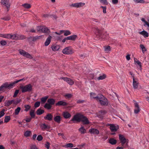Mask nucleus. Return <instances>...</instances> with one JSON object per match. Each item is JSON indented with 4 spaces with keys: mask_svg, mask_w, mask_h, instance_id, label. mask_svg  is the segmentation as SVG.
<instances>
[{
    "mask_svg": "<svg viewBox=\"0 0 149 149\" xmlns=\"http://www.w3.org/2000/svg\"><path fill=\"white\" fill-rule=\"evenodd\" d=\"M77 37V35H73L67 37V38L68 40H74Z\"/></svg>",
    "mask_w": 149,
    "mask_h": 149,
    "instance_id": "cd10ccee",
    "label": "nucleus"
},
{
    "mask_svg": "<svg viewBox=\"0 0 149 149\" xmlns=\"http://www.w3.org/2000/svg\"><path fill=\"white\" fill-rule=\"evenodd\" d=\"M40 126L42 130L49 129L50 128V127L49 125L45 123L42 124L40 125Z\"/></svg>",
    "mask_w": 149,
    "mask_h": 149,
    "instance_id": "4be33fe9",
    "label": "nucleus"
},
{
    "mask_svg": "<svg viewBox=\"0 0 149 149\" xmlns=\"http://www.w3.org/2000/svg\"><path fill=\"white\" fill-rule=\"evenodd\" d=\"M22 6L25 8H29L31 7L30 4L28 3H24L22 5Z\"/></svg>",
    "mask_w": 149,
    "mask_h": 149,
    "instance_id": "09e8293b",
    "label": "nucleus"
},
{
    "mask_svg": "<svg viewBox=\"0 0 149 149\" xmlns=\"http://www.w3.org/2000/svg\"><path fill=\"white\" fill-rule=\"evenodd\" d=\"M96 36L99 39H100L102 38V31L98 29H97L95 32Z\"/></svg>",
    "mask_w": 149,
    "mask_h": 149,
    "instance_id": "9d476101",
    "label": "nucleus"
},
{
    "mask_svg": "<svg viewBox=\"0 0 149 149\" xmlns=\"http://www.w3.org/2000/svg\"><path fill=\"white\" fill-rule=\"evenodd\" d=\"M110 126V129L112 132H116L118 129V126H115L113 124H109Z\"/></svg>",
    "mask_w": 149,
    "mask_h": 149,
    "instance_id": "ddd939ff",
    "label": "nucleus"
},
{
    "mask_svg": "<svg viewBox=\"0 0 149 149\" xmlns=\"http://www.w3.org/2000/svg\"><path fill=\"white\" fill-rule=\"evenodd\" d=\"M81 115L82 114L79 113H77L74 116L73 118L69 122V123H72L71 122V121H73V123H74L75 121L79 122H80Z\"/></svg>",
    "mask_w": 149,
    "mask_h": 149,
    "instance_id": "39448f33",
    "label": "nucleus"
},
{
    "mask_svg": "<svg viewBox=\"0 0 149 149\" xmlns=\"http://www.w3.org/2000/svg\"><path fill=\"white\" fill-rule=\"evenodd\" d=\"M107 112L105 110H102L98 112V117L101 119H102L106 113Z\"/></svg>",
    "mask_w": 149,
    "mask_h": 149,
    "instance_id": "f3484780",
    "label": "nucleus"
},
{
    "mask_svg": "<svg viewBox=\"0 0 149 149\" xmlns=\"http://www.w3.org/2000/svg\"><path fill=\"white\" fill-rule=\"evenodd\" d=\"M80 119V122H82L84 125H87L89 123V122L88 118L84 115L82 114Z\"/></svg>",
    "mask_w": 149,
    "mask_h": 149,
    "instance_id": "6e6552de",
    "label": "nucleus"
},
{
    "mask_svg": "<svg viewBox=\"0 0 149 149\" xmlns=\"http://www.w3.org/2000/svg\"><path fill=\"white\" fill-rule=\"evenodd\" d=\"M101 8H102L103 9V12L104 13H106V6H100Z\"/></svg>",
    "mask_w": 149,
    "mask_h": 149,
    "instance_id": "680f3d73",
    "label": "nucleus"
},
{
    "mask_svg": "<svg viewBox=\"0 0 149 149\" xmlns=\"http://www.w3.org/2000/svg\"><path fill=\"white\" fill-rule=\"evenodd\" d=\"M67 105V104L66 102L63 101H59L55 104V105L56 106H65Z\"/></svg>",
    "mask_w": 149,
    "mask_h": 149,
    "instance_id": "5701e85b",
    "label": "nucleus"
},
{
    "mask_svg": "<svg viewBox=\"0 0 149 149\" xmlns=\"http://www.w3.org/2000/svg\"><path fill=\"white\" fill-rule=\"evenodd\" d=\"M62 146L66 148H71L74 147V145L72 143H66L65 145Z\"/></svg>",
    "mask_w": 149,
    "mask_h": 149,
    "instance_id": "c756f323",
    "label": "nucleus"
},
{
    "mask_svg": "<svg viewBox=\"0 0 149 149\" xmlns=\"http://www.w3.org/2000/svg\"><path fill=\"white\" fill-rule=\"evenodd\" d=\"M43 138L41 135H39L37 138V140L38 141H41L42 139Z\"/></svg>",
    "mask_w": 149,
    "mask_h": 149,
    "instance_id": "052dcab7",
    "label": "nucleus"
},
{
    "mask_svg": "<svg viewBox=\"0 0 149 149\" xmlns=\"http://www.w3.org/2000/svg\"><path fill=\"white\" fill-rule=\"evenodd\" d=\"M100 94H98L96 96V93H90V96L91 99H95L97 101L98 100Z\"/></svg>",
    "mask_w": 149,
    "mask_h": 149,
    "instance_id": "f8f14e48",
    "label": "nucleus"
},
{
    "mask_svg": "<svg viewBox=\"0 0 149 149\" xmlns=\"http://www.w3.org/2000/svg\"><path fill=\"white\" fill-rule=\"evenodd\" d=\"M31 118H26L25 119H24L26 122H29L31 121Z\"/></svg>",
    "mask_w": 149,
    "mask_h": 149,
    "instance_id": "338daca9",
    "label": "nucleus"
},
{
    "mask_svg": "<svg viewBox=\"0 0 149 149\" xmlns=\"http://www.w3.org/2000/svg\"><path fill=\"white\" fill-rule=\"evenodd\" d=\"M31 133V132L30 131H26L24 134V136L26 137H28L30 136V134Z\"/></svg>",
    "mask_w": 149,
    "mask_h": 149,
    "instance_id": "8fccbe9b",
    "label": "nucleus"
},
{
    "mask_svg": "<svg viewBox=\"0 0 149 149\" xmlns=\"http://www.w3.org/2000/svg\"><path fill=\"white\" fill-rule=\"evenodd\" d=\"M10 100L8 101H6L5 103V106L8 107L10 106L12 104Z\"/></svg>",
    "mask_w": 149,
    "mask_h": 149,
    "instance_id": "a18cd8bd",
    "label": "nucleus"
},
{
    "mask_svg": "<svg viewBox=\"0 0 149 149\" xmlns=\"http://www.w3.org/2000/svg\"><path fill=\"white\" fill-rule=\"evenodd\" d=\"M49 32V29L47 28L44 26V29L43 30V33H48Z\"/></svg>",
    "mask_w": 149,
    "mask_h": 149,
    "instance_id": "de8ad7c7",
    "label": "nucleus"
},
{
    "mask_svg": "<svg viewBox=\"0 0 149 149\" xmlns=\"http://www.w3.org/2000/svg\"><path fill=\"white\" fill-rule=\"evenodd\" d=\"M99 96L97 101L99 102L102 105H107L108 104V101L107 98L101 94H100Z\"/></svg>",
    "mask_w": 149,
    "mask_h": 149,
    "instance_id": "7ed1b4c3",
    "label": "nucleus"
},
{
    "mask_svg": "<svg viewBox=\"0 0 149 149\" xmlns=\"http://www.w3.org/2000/svg\"><path fill=\"white\" fill-rule=\"evenodd\" d=\"M44 26H38L37 27V31L40 32H43L44 29Z\"/></svg>",
    "mask_w": 149,
    "mask_h": 149,
    "instance_id": "c9c22d12",
    "label": "nucleus"
},
{
    "mask_svg": "<svg viewBox=\"0 0 149 149\" xmlns=\"http://www.w3.org/2000/svg\"><path fill=\"white\" fill-rule=\"evenodd\" d=\"M44 118L45 120L52 121L53 119V116L51 113H48L44 117Z\"/></svg>",
    "mask_w": 149,
    "mask_h": 149,
    "instance_id": "9b49d317",
    "label": "nucleus"
},
{
    "mask_svg": "<svg viewBox=\"0 0 149 149\" xmlns=\"http://www.w3.org/2000/svg\"><path fill=\"white\" fill-rule=\"evenodd\" d=\"M62 115L64 118L65 119L70 118L71 116V114L67 111H64Z\"/></svg>",
    "mask_w": 149,
    "mask_h": 149,
    "instance_id": "412c9836",
    "label": "nucleus"
},
{
    "mask_svg": "<svg viewBox=\"0 0 149 149\" xmlns=\"http://www.w3.org/2000/svg\"><path fill=\"white\" fill-rule=\"evenodd\" d=\"M30 115L31 117V118H34L35 116V114L34 113V111L31 110L30 113Z\"/></svg>",
    "mask_w": 149,
    "mask_h": 149,
    "instance_id": "a19ab883",
    "label": "nucleus"
},
{
    "mask_svg": "<svg viewBox=\"0 0 149 149\" xmlns=\"http://www.w3.org/2000/svg\"><path fill=\"white\" fill-rule=\"evenodd\" d=\"M44 112V110L39 109L37 110L36 113L38 115H40L43 113Z\"/></svg>",
    "mask_w": 149,
    "mask_h": 149,
    "instance_id": "f704fd0d",
    "label": "nucleus"
},
{
    "mask_svg": "<svg viewBox=\"0 0 149 149\" xmlns=\"http://www.w3.org/2000/svg\"><path fill=\"white\" fill-rule=\"evenodd\" d=\"M100 1L103 4L107 5L108 4V2L107 0H100Z\"/></svg>",
    "mask_w": 149,
    "mask_h": 149,
    "instance_id": "864d4df0",
    "label": "nucleus"
},
{
    "mask_svg": "<svg viewBox=\"0 0 149 149\" xmlns=\"http://www.w3.org/2000/svg\"><path fill=\"white\" fill-rule=\"evenodd\" d=\"M109 140V142L111 145H115L117 142L116 140L113 138H111Z\"/></svg>",
    "mask_w": 149,
    "mask_h": 149,
    "instance_id": "7c9ffc66",
    "label": "nucleus"
},
{
    "mask_svg": "<svg viewBox=\"0 0 149 149\" xmlns=\"http://www.w3.org/2000/svg\"><path fill=\"white\" fill-rule=\"evenodd\" d=\"M4 111V110L3 109L0 112V118L3 116L5 114Z\"/></svg>",
    "mask_w": 149,
    "mask_h": 149,
    "instance_id": "e2e57ef3",
    "label": "nucleus"
},
{
    "mask_svg": "<svg viewBox=\"0 0 149 149\" xmlns=\"http://www.w3.org/2000/svg\"><path fill=\"white\" fill-rule=\"evenodd\" d=\"M47 102L48 103L45 104L44 107L47 110H49L51 109L52 105L54 104L55 100L53 98H50L48 99Z\"/></svg>",
    "mask_w": 149,
    "mask_h": 149,
    "instance_id": "f03ea898",
    "label": "nucleus"
},
{
    "mask_svg": "<svg viewBox=\"0 0 149 149\" xmlns=\"http://www.w3.org/2000/svg\"><path fill=\"white\" fill-rule=\"evenodd\" d=\"M79 131L81 134H84L86 133V130L84 127L82 126H81L79 129Z\"/></svg>",
    "mask_w": 149,
    "mask_h": 149,
    "instance_id": "a878e982",
    "label": "nucleus"
},
{
    "mask_svg": "<svg viewBox=\"0 0 149 149\" xmlns=\"http://www.w3.org/2000/svg\"><path fill=\"white\" fill-rule=\"evenodd\" d=\"M10 119V118L9 116H7L5 117L4 122L5 123H7L9 121Z\"/></svg>",
    "mask_w": 149,
    "mask_h": 149,
    "instance_id": "c03bdc74",
    "label": "nucleus"
},
{
    "mask_svg": "<svg viewBox=\"0 0 149 149\" xmlns=\"http://www.w3.org/2000/svg\"><path fill=\"white\" fill-rule=\"evenodd\" d=\"M21 110V108L20 107H18L15 110V115H17Z\"/></svg>",
    "mask_w": 149,
    "mask_h": 149,
    "instance_id": "ea45409f",
    "label": "nucleus"
},
{
    "mask_svg": "<svg viewBox=\"0 0 149 149\" xmlns=\"http://www.w3.org/2000/svg\"><path fill=\"white\" fill-rule=\"evenodd\" d=\"M70 6L71 7H75L77 8V3H72L70 5Z\"/></svg>",
    "mask_w": 149,
    "mask_h": 149,
    "instance_id": "69168bd1",
    "label": "nucleus"
},
{
    "mask_svg": "<svg viewBox=\"0 0 149 149\" xmlns=\"http://www.w3.org/2000/svg\"><path fill=\"white\" fill-rule=\"evenodd\" d=\"M62 52L64 54L68 55L72 54L73 53L72 49L70 47H66L63 49Z\"/></svg>",
    "mask_w": 149,
    "mask_h": 149,
    "instance_id": "0eeeda50",
    "label": "nucleus"
},
{
    "mask_svg": "<svg viewBox=\"0 0 149 149\" xmlns=\"http://www.w3.org/2000/svg\"><path fill=\"white\" fill-rule=\"evenodd\" d=\"M9 34H0V37L5 38L9 39Z\"/></svg>",
    "mask_w": 149,
    "mask_h": 149,
    "instance_id": "72a5a7b5",
    "label": "nucleus"
},
{
    "mask_svg": "<svg viewBox=\"0 0 149 149\" xmlns=\"http://www.w3.org/2000/svg\"><path fill=\"white\" fill-rule=\"evenodd\" d=\"M104 49L105 51L107 53H108L111 51L110 47L109 46L105 47Z\"/></svg>",
    "mask_w": 149,
    "mask_h": 149,
    "instance_id": "e433bc0d",
    "label": "nucleus"
},
{
    "mask_svg": "<svg viewBox=\"0 0 149 149\" xmlns=\"http://www.w3.org/2000/svg\"><path fill=\"white\" fill-rule=\"evenodd\" d=\"M30 149H38L36 146L35 145H32L30 146Z\"/></svg>",
    "mask_w": 149,
    "mask_h": 149,
    "instance_id": "774afa93",
    "label": "nucleus"
},
{
    "mask_svg": "<svg viewBox=\"0 0 149 149\" xmlns=\"http://www.w3.org/2000/svg\"><path fill=\"white\" fill-rule=\"evenodd\" d=\"M141 20L143 22H144L145 23L144 24V26H145L146 25L148 26V27H149V24H148V23L146 21V20H145V19L143 18H142L141 19Z\"/></svg>",
    "mask_w": 149,
    "mask_h": 149,
    "instance_id": "37998d69",
    "label": "nucleus"
},
{
    "mask_svg": "<svg viewBox=\"0 0 149 149\" xmlns=\"http://www.w3.org/2000/svg\"><path fill=\"white\" fill-rule=\"evenodd\" d=\"M60 79H63L64 81H66L68 84L70 85H72L74 84V81L71 79L66 77H61Z\"/></svg>",
    "mask_w": 149,
    "mask_h": 149,
    "instance_id": "1a4fd4ad",
    "label": "nucleus"
},
{
    "mask_svg": "<svg viewBox=\"0 0 149 149\" xmlns=\"http://www.w3.org/2000/svg\"><path fill=\"white\" fill-rule=\"evenodd\" d=\"M19 92V90L18 89L16 90L14 94L13 95V97H15L17 96Z\"/></svg>",
    "mask_w": 149,
    "mask_h": 149,
    "instance_id": "bf43d9fd",
    "label": "nucleus"
},
{
    "mask_svg": "<svg viewBox=\"0 0 149 149\" xmlns=\"http://www.w3.org/2000/svg\"><path fill=\"white\" fill-rule=\"evenodd\" d=\"M0 43L1 45L4 46L7 43L6 41L3 40L1 41Z\"/></svg>",
    "mask_w": 149,
    "mask_h": 149,
    "instance_id": "0e129e2a",
    "label": "nucleus"
},
{
    "mask_svg": "<svg viewBox=\"0 0 149 149\" xmlns=\"http://www.w3.org/2000/svg\"><path fill=\"white\" fill-rule=\"evenodd\" d=\"M89 132L94 134L97 135L99 133V131L98 130L95 128L90 129L89 130Z\"/></svg>",
    "mask_w": 149,
    "mask_h": 149,
    "instance_id": "aec40b11",
    "label": "nucleus"
},
{
    "mask_svg": "<svg viewBox=\"0 0 149 149\" xmlns=\"http://www.w3.org/2000/svg\"><path fill=\"white\" fill-rule=\"evenodd\" d=\"M135 107L134 113L135 114H137L140 111V109L138 104L137 102L135 103Z\"/></svg>",
    "mask_w": 149,
    "mask_h": 149,
    "instance_id": "6ab92c4d",
    "label": "nucleus"
},
{
    "mask_svg": "<svg viewBox=\"0 0 149 149\" xmlns=\"http://www.w3.org/2000/svg\"><path fill=\"white\" fill-rule=\"evenodd\" d=\"M48 98V96H46L44 97H42L41 98V102L42 104H43L45 103Z\"/></svg>",
    "mask_w": 149,
    "mask_h": 149,
    "instance_id": "473e14b6",
    "label": "nucleus"
},
{
    "mask_svg": "<svg viewBox=\"0 0 149 149\" xmlns=\"http://www.w3.org/2000/svg\"><path fill=\"white\" fill-rule=\"evenodd\" d=\"M19 52L21 55L26 58L30 59H32L33 58V57L30 54L23 50L20 49L19 50Z\"/></svg>",
    "mask_w": 149,
    "mask_h": 149,
    "instance_id": "423d86ee",
    "label": "nucleus"
},
{
    "mask_svg": "<svg viewBox=\"0 0 149 149\" xmlns=\"http://www.w3.org/2000/svg\"><path fill=\"white\" fill-rule=\"evenodd\" d=\"M9 0H1V4L6 7L8 9L10 7V5L9 3Z\"/></svg>",
    "mask_w": 149,
    "mask_h": 149,
    "instance_id": "dca6fc26",
    "label": "nucleus"
},
{
    "mask_svg": "<svg viewBox=\"0 0 149 149\" xmlns=\"http://www.w3.org/2000/svg\"><path fill=\"white\" fill-rule=\"evenodd\" d=\"M106 77L105 74H103L100 75L97 78L98 80H103L105 79Z\"/></svg>",
    "mask_w": 149,
    "mask_h": 149,
    "instance_id": "2f4dec72",
    "label": "nucleus"
},
{
    "mask_svg": "<svg viewBox=\"0 0 149 149\" xmlns=\"http://www.w3.org/2000/svg\"><path fill=\"white\" fill-rule=\"evenodd\" d=\"M40 104V102L39 101H37L34 104V107L35 108H37L38 107Z\"/></svg>",
    "mask_w": 149,
    "mask_h": 149,
    "instance_id": "5fc2aeb1",
    "label": "nucleus"
},
{
    "mask_svg": "<svg viewBox=\"0 0 149 149\" xmlns=\"http://www.w3.org/2000/svg\"><path fill=\"white\" fill-rule=\"evenodd\" d=\"M45 147L47 149H49L50 147V143L48 142H46L45 144Z\"/></svg>",
    "mask_w": 149,
    "mask_h": 149,
    "instance_id": "13d9d810",
    "label": "nucleus"
},
{
    "mask_svg": "<svg viewBox=\"0 0 149 149\" xmlns=\"http://www.w3.org/2000/svg\"><path fill=\"white\" fill-rule=\"evenodd\" d=\"M133 1L136 3H144L145 2L143 0H133Z\"/></svg>",
    "mask_w": 149,
    "mask_h": 149,
    "instance_id": "3c124183",
    "label": "nucleus"
},
{
    "mask_svg": "<svg viewBox=\"0 0 149 149\" xmlns=\"http://www.w3.org/2000/svg\"><path fill=\"white\" fill-rule=\"evenodd\" d=\"M62 118L60 116H54V120L56 123L60 124L61 122Z\"/></svg>",
    "mask_w": 149,
    "mask_h": 149,
    "instance_id": "2eb2a0df",
    "label": "nucleus"
},
{
    "mask_svg": "<svg viewBox=\"0 0 149 149\" xmlns=\"http://www.w3.org/2000/svg\"><path fill=\"white\" fill-rule=\"evenodd\" d=\"M90 20L91 21L94 22H96L100 23V21L97 19L91 18H90Z\"/></svg>",
    "mask_w": 149,
    "mask_h": 149,
    "instance_id": "4d7b16f0",
    "label": "nucleus"
},
{
    "mask_svg": "<svg viewBox=\"0 0 149 149\" xmlns=\"http://www.w3.org/2000/svg\"><path fill=\"white\" fill-rule=\"evenodd\" d=\"M9 39H11L12 40H18V34H9Z\"/></svg>",
    "mask_w": 149,
    "mask_h": 149,
    "instance_id": "393cba45",
    "label": "nucleus"
},
{
    "mask_svg": "<svg viewBox=\"0 0 149 149\" xmlns=\"http://www.w3.org/2000/svg\"><path fill=\"white\" fill-rule=\"evenodd\" d=\"M139 33L141 35H142L145 38L148 37V33L146 31H143L141 32H140Z\"/></svg>",
    "mask_w": 149,
    "mask_h": 149,
    "instance_id": "c85d7f7f",
    "label": "nucleus"
},
{
    "mask_svg": "<svg viewBox=\"0 0 149 149\" xmlns=\"http://www.w3.org/2000/svg\"><path fill=\"white\" fill-rule=\"evenodd\" d=\"M133 88L134 89H137L138 87L139 83L138 81L135 80L134 77H133Z\"/></svg>",
    "mask_w": 149,
    "mask_h": 149,
    "instance_id": "b1692460",
    "label": "nucleus"
},
{
    "mask_svg": "<svg viewBox=\"0 0 149 149\" xmlns=\"http://www.w3.org/2000/svg\"><path fill=\"white\" fill-rule=\"evenodd\" d=\"M140 47L143 53H144L146 51V48L143 45H140Z\"/></svg>",
    "mask_w": 149,
    "mask_h": 149,
    "instance_id": "49530a36",
    "label": "nucleus"
},
{
    "mask_svg": "<svg viewBox=\"0 0 149 149\" xmlns=\"http://www.w3.org/2000/svg\"><path fill=\"white\" fill-rule=\"evenodd\" d=\"M77 8H79L85 5V3H84L79 2L77 3Z\"/></svg>",
    "mask_w": 149,
    "mask_h": 149,
    "instance_id": "79ce46f5",
    "label": "nucleus"
},
{
    "mask_svg": "<svg viewBox=\"0 0 149 149\" xmlns=\"http://www.w3.org/2000/svg\"><path fill=\"white\" fill-rule=\"evenodd\" d=\"M134 62L135 64L138 65L140 67L141 69V63L139 60L136 61L135 59H134Z\"/></svg>",
    "mask_w": 149,
    "mask_h": 149,
    "instance_id": "4c0bfd02",
    "label": "nucleus"
},
{
    "mask_svg": "<svg viewBox=\"0 0 149 149\" xmlns=\"http://www.w3.org/2000/svg\"><path fill=\"white\" fill-rule=\"evenodd\" d=\"M24 78H23L17 81H15L12 83L9 84L8 82H6L2 84L0 86V92L4 90V89H10L13 88L15 85V84L18 82L24 80Z\"/></svg>",
    "mask_w": 149,
    "mask_h": 149,
    "instance_id": "f257e3e1",
    "label": "nucleus"
},
{
    "mask_svg": "<svg viewBox=\"0 0 149 149\" xmlns=\"http://www.w3.org/2000/svg\"><path fill=\"white\" fill-rule=\"evenodd\" d=\"M22 92L24 93L26 92H30L32 90V86L31 84H29L24 86H21L20 87Z\"/></svg>",
    "mask_w": 149,
    "mask_h": 149,
    "instance_id": "20e7f679",
    "label": "nucleus"
},
{
    "mask_svg": "<svg viewBox=\"0 0 149 149\" xmlns=\"http://www.w3.org/2000/svg\"><path fill=\"white\" fill-rule=\"evenodd\" d=\"M51 38L52 37L50 36H49L47 38L46 41L45 43V46H47L49 44L51 41Z\"/></svg>",
    "mask_w": 149,
    "mask_h": 149,
    "instance_id": "bb28decb",
    "label": "nucleus"
},
{
    "mask_svg": "<svg viewBox=\"0 0 149 149\" xmlns=\"http://www.w3.org/2000/svg\"><path fill=\"white\" fill-rule=\"evenodd\" d=\"M25 38V37L22 35L18 34V40L23 39Z\"/></svg>",
    "mask_w": 149,
    "mask_h": 149,
    "instance_id": "6e6d98bb",
    "label": "nucleus"
},
{
    "mask_svg": "<svg viewBox=\"0 0 149 149\" xmlns=\"http://www.w3.org/2000/svg\"><path fill=\"white\" fill-rule=\"evenodd\" d=\"M119 139L122 145L123 146L126 142V139L123 136L120 134L119 135Z\"/></svg>",
    "mask_w": 149,
    "mask_h": 149,
    "instance_id": "4468645a",
    "label": "nucleus"
},
{
    "mask_svg": "<svg viewBox=\"0 0 149 149\" xmlns=\"http://www.w3.org/2000/svg\"><path fill=\"white\" fill-rule=\"evenodd\" d=\"M64 33L65 36H66L71 34L69 30H63V33Z\"/></svg>",
    "mask_w": 149,
    "mask_h": 149,
    "instance_id": "58836bf2",
    "label": "nucleus"
},
{
    "mask_svg": "<svg viewBox=\"0 0 149 149\" xmlns=\"http://www.w3.org/2000/svg\"><path fill=\"white\" fill-rule=\"evenodd\" d=\"M51 48L53 51H58L59 49L60 46L56 44L53 45L51 46Z\"/></svg>",
    "mask_w": 149,
    "mask_h": 149,
    "instance_id": "a211bd4d",
    "label": "nucleus"
},
{
    "mask_svg": "<svg viewBox=\"0 0 149 149\" xmlns=\"http://www.w3.org/2000/svg\"><path fill=\"white\" fill-rule=\"evenodd\" d=\"M24 107L25 108L24 111H27L30 109L31 106L28 105L26 104L24 105Z\"/></svg>",
    "mask_w": 149,
    "mask_h": 149,
    "instance_id": "603ef678",
    "label": "nucleus"
}]
</instances>
